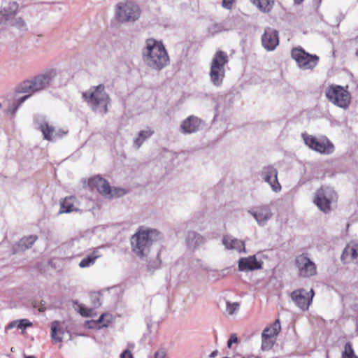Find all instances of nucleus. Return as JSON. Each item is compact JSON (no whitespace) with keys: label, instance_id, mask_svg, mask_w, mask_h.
Listing matches in <instances>:
<instances>
[{"label":"nucleus","instance_id":"1","mask_svg":"<svg viewBox=\"0 0 358 358\" xmlns=\"http://www.w3.org/2000/svg\"><path fill=\"white\" fill-rule=\"evenodd\" d=\"M142 56L146 65L155 70H161L169 63V57L163 43L154 38L145 41Z\"/></svg>","mask_w":358,"mask_h":358},{"label":"nucleus","instance_id":"2","mask_svg":"<svg viewBox=\"0 0 358 358\" xmlns=\"http://www.w3.org/2000/svg\"><path fill=\"white\" fill-rule=\"evenodd\" d=\"M160 238V234L156 229H145L141 226L131 236V245L133 252L138 257H144L152 243Z\"/></svg>","mask_w":358,"mask_h":358},{"label":"nucleus","instance_id":"3","mask_svg":"<svg viewBox=\"0 0 358 358\" xmlns=\"http://www.w3.org/2000/svg\"><path fill=\"white\" fill-rule=\"evenodd\" d=\"M83 97L92 109L100 113H108V106L110 104V97L105 92L103 85L91 87L83 93Z\"/></svg>","mask_w":358,"mask_h":358},{"label":"nucleus","instance_id":"4","mask_svg":"<svg viewBox=\"0 0 358 358\" xmlns=\"http://www.w3.org/2000/svg\"><path fill=\"white\" fill-rule=\"evenodd\" d=\"M56 71L50 69L43 74L35 76L32 80H24L16 88L18 93H34L40 91L48 85L52 79L55 77Z\"/></svg>","mask_w":358,"mask_h":358},{"label":"nucleus","instance_id":"5","mask_svg":"<svg viewBox=\"0 0 358 358\" xmlns=\"http://www.w3.org/2000/svg\"><path fill=\"white\" fill-rule=\"evenodd\" d=\"M227 54L222 50H217L214 55L210 69V78L212 83L216 86L222 85L225 77L224 66L228 63Z\"/></svg>","mask_w":358,"mask_h":358},{"label":"nucleus","instance_id":"6","mask_svg":"<svg viewBox=\"0 0 358 358\" xmlns=\"http://www.w3.org/2000/svg\"><path fill=\"white\" fill-rule=\"evenodd\" d=\"M337 200L338 194L333 188L322 186L316 191L313 203L321 211L329 213L331 210V204Z\"/></svg>","mask_w":358,"mask_h":358},{"label":"nucleus","instance_id":"7","mask_svg":"<svg viewBox=\"0 0 358 358\" xmlns=\"http://www.w3.org/2000/svg\"><path fill=\"white\" fill-rule=\"evenodd\" d=\"M139 6L131 1L120 2L116 6L115 18L121 23L134 22L140 16Z\"/></svg>","mask_w":358,"mask_h":358},{"label":"nucleus","instance_id":"8","mask_svg":"<svg viewBox=\"0 0 358 358\" xmlns=\"http://www.w3.org/2000/svg\"><path fill=\"white\" fill-rule=\"evenodd\" d=\"M301 137L304 143L311 150L322 155H329L334 152V145L325 136L318 137L303 133Z\"/></svg>","mask_w":358,"mask_h":358},{"label":"nucleus","instance_id":"9","mask_svg":"<svg viewBox=\"0 0 358 358\" xmlns=\"http://www.w3.org/2000/svg\"><path fill=\"white\" fill-rule=\"evenodd\" d=\"M325 94L329 101L338 107L347 108L350 103V94L340 85H329L326 90Z\"/></svg>","mask_w":358,"mask_h":358},{"label":"nucleus","instance_id":"10","mask_svg":"<svg viewBox=\"0 0 358 358\" xmlns=\"http://www.w3.org/2000/svg\"><path fill=\"white\" fill-rule=\"evenodd\" d=\"M291 57L303 70L313 69L319 62L318 56L306 52L301 47L293 48L291 50Z\"/></svg>","mask_w":358,"mask_h":358},{"label":"nucleus","instance_id":"11","mask_svg":"<svg viewBox=\"0 0 358 358\" xmlns=\"http://www.w3.org/2000/svg\"><path fill=\"white\" fill-rule=\"evenodd\" d=\"M88 185L92 190H96L99 193L103 196H120L124 194V190L122 189H111L108 182L100 177L96 176L88 180Z\"/></svg>","mask_w":358,"mask_h":358},{"label":"nucleus","instance_id":"12","mask_svg":"<svg viewBox=\"0 0 358 358\" xmlns=\"http://www.w3.org/2000/svg\"><path fill=\"white\" fill-rule=\"evenodd\" d=\"M314 296L315 292L313 289L308 292L303 288H299L290 294L292 300L303 311L308 310Z\"/></svg>","mask_w":358,"mask_h":358},{"label":"nucleus","instance_id":"13","mask_svg":"<svg viewBox=\"0 0 358 358\" xmlns=\"http://www.w3.org/2000/svg\"><path fill=\"white\" fill-rule=\"evenodd\" d=\"M295 265L298 270V275L301 278H309L316 275L317 267L305 254L298 255L295 259Z\"/></svg>","mask_w":358,"mask_h":358},{"label":"nucleus","instance_id":"14","mask_svg":"<svg viewBox=\"0 0 358 358\" xmlns=\"http://www.w3.org/2000/svg\"><path fill=\"white\" fill-rule=\"evenodd\" d=\"M262 175L264 180L268 182L273 191L278 192L281 190V185L278 180V171L271 166L264 168Z\"/></svg>","mask_w":358,"mask_h":358},{"label":"nucleus","instance_id":"15","mask_svg":"<svg viewBox=\"0 0 358 358\" xmlns=\"http://www.w3.org/2000/svg\"><path fill=\"white\" fill-rule=\"evenodd\" d=\"M262 43L267 50H273L279 43L278 32L271 28L266 29L262 37Z\"/></svg>","mask_w":358,"mask_h":358},{"label":"nucleus","instance_id":"16","mask_svg":"<svg viewBox=\"0 0 358 358\" xmlns=\"http://www.w3.org/2000/svg\"><path fill=\"white\" fill-rule=\"evenodd\" d=\"M259 225H265L273 214L267 206H258L250 210Z\"/></svg>","mask_w":358,"mask_h":358},{"label":"nucleus","instance_id":"17","mask_svg":"<svg viewBox=\"0 0 358 358\" xmlns=\"http://www.w3.org/2000/svg\"><path fill=\"white\" fill-rule=\"evenodd\" d=\"M341 259L348 263L355 262L358 263V241H351L344 249L341 255Z\"/></svg>","mask_w":358,"mask_h":358},{"label":"nucleus","instance_id":"18","mask_svg":"<svg viewBox=\"0 0 358 358\" xmlns=\"http://www.w3.org/2000/svg\"><path fill=\"white\" fill-rule=\"evenodd\" d=\"M200 124V119L196 116L190 115L182 122L180 129L183 134H192L198 131Z\"/></svg>","mask_w":358,"mask_h":358},{"label":"nucleus","instance_id":"19","mask_svg":"<svg viewBox=\"0 0 358 358\" xmlns=\"http://www.w3.org/2000/svg\"><path fill=\"white\" fill-rule=\"evenodd\" d=\"M222 244L227 250H235L238 252H245V242L230 235H224L222 238Z\"/></svg>","mask_w":358,"mask_h":358},{"label":"nucleus","instance_id":"20","mask_svg":"<svg viewBox=\"0 0 358 358\" xmlns=\"http://www.w3.org/2000/svg\"><path fill=\"white\" fill-rule=\"evenodd\" d=\"M261 263L259 262L255 256L242 257L238 261L239 271H252L261 268Z\"/></svg>","mask_w":358,"mask_h":358},{"label":"nucleus","instance_id":"21","mask_svg":"<svg viewBox=\"0 0 358 358\" xmlns=\"http://www.w3.org/2000/svg\"><path fill=\"white\" fill-rule=\"evenodd\" d=\"M76 202L77 200L74 196H69L60 199V208L59 213H69L73 211H77L78 209L76 207Z\"/></svg>","mask_w":358,"mask_h":358},{"label":"nucleus","instance_id":"22","mask_svg":"<svg viewBox=\"0 0 358 358\" xmlns=\"http://www.w3.org/2000/svg\"><path fill=\"white\" fill-rule=\"evenodd\" d=\"M17 9V4L15 2L10 3L8 8L4 7L0 12V23L8 21L15 15Z\"/></svg>","mask_w":358,"mask_h":358},{"label":"nucleus","instance_id":"23","mask_svg":"<svg viewBox=\"0 0 358 358\" xmlns=\"http://www.w3.org/2000/svg\"><path fill=\"white\" fill-rule=\"evenodd\" d=\"M154 134V131L150 128L145 130H141L138 132L137 137L134 141V145L136 149H138L145 141L150 138Z\"/></svg>","mask_w":358,"mask_h":358},{"label":"nucleus","instance_id":"24","mask_svg":"<svg viewBox=\"0 0 358 358\" xmlns=\"http://www.w3.org/2000/svg\"><path fill=\"white\" fill-rule=\"evenodd\" d=\"M100 255L97 250H94L91 254L87 255L86 257L83 258L80 262L79 263V266L80 268H87L90 267L94 264L96 259L100 257Z\"/></svg>","mask_w":358,"mask_h":358},{"label":"nucleus","instance_id":"25","mask_svg":"<svg viewBox=\"0 0 358 358\" xmlns=\"http://www.w3.org/2000/svg\"><path fill=\"white\" fill-rule=\"evenodd\" d=\"M281 330L280 322L277 319L271 327H266L262 332V337L272 338L277 336Z\"/></svg>","mask_w":358,"mask_h":358},{"label":"nucleus","instance_id":"26","mask_svg":"<svg viewBox=\"0 0 358 358\" xmlns=\"http://www.w3.org/2000/svg\"><path fill=\"white\" fill-rule=\"evenodd\" d=\"M252 2L259 10L265 13L271 11L274 4L273 0H252Z\"/></svg>","mask_w":358,"mask_h":358},{"label":"nucleus","instance_id":"27","mask_svg":"<svg viewBox=\"0 0 358 358\" xmlns=\"http://www.w3.org/2000/svg\"><path fill=\"white\" fill-rule=\"evenodd\" d=\"M32 326L33 324L29 320L22 319L20 320H13L8 324L7 328L12 329L14 327H17L20 329L24 330L27 327H31Z\"/></svg>","mask_w":358,"mask_h":358},{"label":"nucleus","instance_id":"28","mask_svg":"<svg viewBox=\"0 0 358 358\" xmlns=\"http://www.w3.org/2000/svg\"><path fill=\"white\" fill-rule=\"evenodd\" d=\"M59 326V322L57 321H55L52 323L51 326V338L52 342L55 343H60L62 341V334L63 332L62 331H58L57 327Z\"/></svg>","mask_w":358,"mask_h":358},{"label":"nucleus","instance_id":"29","mask_svg":"<svg viewBox=\"0 0 358 358\" xmlns=\"http://www.w3.org/2000/svg\"><path fill=\"white\" fill-rule=\"evenodd\" d=\"M39 129L43 133L45 139L52 141L55 132L53 127L50 126L47 122H43L41 124Z\"/></svg>","mask_w":358,"mask_h":358},{"label":"nucleus","instance_id":"30","mask_svg":"<svg viewBox=\"0 0 358 358\" xmlns=\"http://www.w3.org/2000/svg\"><path fill=\"white\" fill-rule=\"evenodd\" d=\"M341 358H358V356L355 355L352 345L350 342L346 343L344 345Z\"/></svg>","mask_w":358,"mask_h":358},{"label":"nucleus","instance_id":"31","mask_svg":"<svg viewBox=\"0 0 358 358\" xmlns=\"http://www.w3.org/2000/svg\"><path fill=\"white\" fill-rule=\"evenodd\" d=\"M113 316L110 314H102L96 323L99 324V327H107L112 322Z\"/></svg>","mask_w":358,"mask_h":358},{"label":"nucleus","instance_id":"32","mask_svg":"<svg viewBox=\"0 0 358 358\" xmlns=\"http://www.w3.org/2000/svg\"><path fill=\"white\" fill-rule=\"evenodd\" d=\"M239 308V303L227 302V311L229 315H233Z\"/></svg>","mask_w":358,"mask_h":358},{"label":"nucleus","instance_id":"33","mask_svg":"<svg viewBox=\"0 0 358 358\" xmlns=\"http://www.w3.org/2000/svg\"><path fill=\"white\" fill-rule=\"evenodd\" d=\"M262 348L264 350H267L271 349L273 344V343L271 341V338H267V337H262Z\"/></svg>","mask_w":358,"mask_h":358},{"label":"nucleus","instance_id":"34","mask_svg":"<svg viewBox=\"0 0 358 358\" xmlns=\"http://www.w3.org/2000/svg\"><path fill=\"white\" fill-rule=\"evenodd\" d=\"M36 236H31L29 237L25 238L21 240V243L22 245H25L27 248L32 245L33 243L36 241Z\"/></svg>","mask_w":358,"mask_h":358},{"label":"nucleus","instance_id":"35","mask_svg":"<svg viewBox=\"0 0 358 358\" xmlns=\"http://www.w3.org/2000/svg\"><path fill=\"white\" fill-rule=\"evenodd\" d=\"M92 310L80 305L79 306V313L81 315L88 317L90 315Z\"/></svg>","mask_w":358,"mask_h":358},{"label":"nucleus","instance_id":"36","mask_svg":"<svg viewBox=\"0 0 358 358\" xmlns=\"http://www.w3.org/2000/svg\"><path fill=\"white\" fill-rule=\"evenodd\" d=\"M167 355L166 351L165 349L161 348L155 352L154 355V358H166Z\"/></svg>","mask_w":358,"mask_h":358},{"label":"nucleus","instance_id":"37","mask_svg":"<svg viewBox=\"0 0 358 358\" xmlns=\"http://www.w3.org/2000/svg\"><path fill=\"white\" fill-rule=\"evenodd\" d=\"M238 342V338L236 336V335L235 334H232L231 336H230V338L227 342V346L229 348H231V345L232 343H236Z\"/></svg>","mask_w":358,"mask_h":358},{"label":"nucleus","instance_id":"38","mask_svg":"<svg viewBox=\"0 0 358 358\" xmlns=\"http://www.w3.org/2000/svg\"><path fill=\"white\" fill-rule=\"evenodd\" d=\"M236 0H222V6L225 8L230 9Z\"/></svg>","mask_w":358,"mask_h":358},{"label":"nucleus","instance_id":"39","mask_svg":"<svg viewBox=\"0 0 358 358\" xmlns=\"http://www.w3.org/2000/svg\"><path fill=\"white\" fill-rule=\"evenodd\" d=\"M34 308H38V310L40 312H44L45 310H46V308L45 306V302L44 301H41L40 303V305L37 303V302H35L34 303Z\"/></svg>","mask_w":358,"mask_h":358},{"label":"nucleus","instance_id":"40","mask_svg":"<svg viewBox=\"0 0 358 358\" xmlns=\"http://www.w3.org/2000/svg\"><path fill=\"white\" fill-rule=\"evenodd\" d=\"M120 358H133V355L129 350H125L120 355Z\"/></svg>","mask_w":358,"mask_h":358},{"label":"nucleus","instance_id":"41","mask_svg":"<svg viewBox=\"0 0 358 358\" xmlns=\"http://www.w3.org/2000/svg\"><path fill=\"white\" fill-rule=\"evenodd\" d=\"M12 25L17 26V27L21 28L24 26V23L22 20H20L17 21L16 23H15V24L13 23Z\"/></svg>","mask_w":358,"mask_h":358},{"label":"nucleus","instance_id":"42","mask_svg":"<svg viewBox=\"0 0 358 358\" xmlns=\"http://www.w3.org/2000/svg\"><path fill=\"white\" fill-rule=\"evenodd\" d=\"M29 96V95H27V96H24L23 97H22L20 100H19V104H21Z\"/></svg>","mask_w":358,"mask_h":358},{"label":"nucleus","instance_id":"43","mask_svg":"<svg viewBox=\"0 0 358 358\" xmlns=\"http://www.w3.org/2000/svg\"><path fill=\"white\" fill-rule=\"evenodd\" d=\"M217 355V350H214L210 355V357H215Z\"/></svg>","mask_w":358,"mask_h":358},{"label":"nucleus","instance_id":"44","mask_svg":"<svg viewBox=\"0 0 358 358\" xmlns=\"http://www.w3.org/2000/svg\"><path fill=\"white\" fill-rule=\"evenodd\" d=\"M303 0H294V2L297 4L301 3Z\"/></svg>","mask_w":358,"mask_h":358},{"label":"nucleus","instance_id":"45","mask_svg":"<svg viewBox=\"0 0 358 358\" xmlns=\"http://www.w3.org/2000/svg\"><path fill=\"white\" fill-rule=\"evenodd\" d=\"M218 27H219L218 24H214L213 25L214 29H217V30H220Z\"/></svg>","mask_w":358,"mask_h":358},{"label":"nucleus","instance_id":"46","mask_svg":"<svg viewBox=\"0 0 358 358\" xmlns=\"http://www.w3.org/2000/svg\"><path fill=\"white\" fill-rule=\"evenodd\" d=\"M26 358H36V357H34V356H27V357H26Z\"/></svg>","mask_w":358,"mask_h":358},{"label":"nucleus","instance_id":"47","mask_svg":"<svg viewBox=\"0 0 358 358\" xmlns=\"http://www.w3.org/2000/svg\"><path fill=\"white\" fill-rule=\"evenodd\" d=\"M356 54H357V55H358V50H357Z\"/></svg>","mask_w":358,"mask_h":358},{"label":"nucleus","instance_id":"48","mask_svg":"<svg viewBox=\"0 0 358 358\" xmlns=\"http://www.w3.org/2000/svg\"><path fill=\"white\" fill-rule=\"evenodd\" d=\"M1 108V104L0 103V108Z\"/></svg>","mask_w":358,"mask_h":358},{"label":"nucleus","instance_id":"49","mask_svg":"<svg viewBox=\"0 0 358 358\" xmlns=\"http://www.w3.org/2000/svg\"><path fill=\"white\" fill-rule=\"evenodd\" d=\"M223 358H228V357H223Z\"/></svg>","mask_w":358,"mask_h":358}]
</instances>
